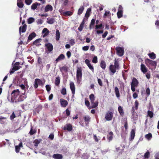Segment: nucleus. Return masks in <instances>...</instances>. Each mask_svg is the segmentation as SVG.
I'll return each instance as SVG.
<instances>
[{
	"mask_svg": "<svg viewBox=\"0 0 159 159\" xmlns=\"http://www.w3.org/2000/svg\"><path fill=\"white\" fill-rule=\"evenodd\" d=\"M34 19L33 17H30L28 19V23L30 24L34 21Z\"/></svg>",
	"mask_w": 159,
	"mask_h": 159,
	"instance_id": "obj_48",
	"label": "nucleus"
},
{
	"mask_svg": "<svg viewBox=\"0 0 159 159\" xmlns=\"http://www.w3.org/2000/svg\"><path fill=\"white\" fill-rule=\"evenodd\" d=\"M89 98L90 100L91 103H93V102H94L95 97L93 94H91L89 95Z\"/></svg>",
	"mask_w": 159,
	"mask_h": 159,
	"instance_id": "obj_45",
	"label": "nucleus"
},
{
	"mask_svg": "<svg viewBox=\"0 0 159 159\" xmlns=\"http://www.w3.org/2000/svg\"><path fill=\"white\" fill-rule=\"evenodd\" d=\"M117 54L119 56H122L124 53V50L123 49L120 47H117L115 49Z\"/></svg>",
	"mask_w": 159,
	"mask_h": 159,
	"instance_id": "obj_9",
	"label": "nucleus"
},
{
	"mask_svg": "<svg viewBox=\"0 0 159 159\" xmlns=\"http://www.w3.org/2000/svg\"><path fill=\"white\" fill-rule=\"evenodd\" d=\"M63 15L65 16H70L72 15L73 12L71 11H66L63 12Z\"/></svg>",
	"mask_w": 159,
	"mask_h": 159,
	"instance_id": "obj_25",
	"label": "nucleus"
},
{
	"mask_svg": "<svg viewBox=\"0 0 159 159\" xmlns=\"http://www.w3.org/2000/svg\"><path fill=\"white\" fill-rule=\"evenodd\" d=\"M150 156V153L148 151H147L144 154V157L145 158L148 159Z\"/></svg>",
	"mask_w": 159,
	"mask_h": 159,
	"instance_id": "obj_49",
	"label": "nucleus"
},
{
	"mask_svg": "<svg viewBox=\"0 0 159 159\" xmlns=\"http://www.w3.org/2000/svg\"><path fill=\"white\" fill-rule=\"evenodd\" d=\"M118 111L120 116H123L124 115V112L123 109L121 106H119L118 107Z\"/></svg>",
	"mask_w": 159,
	"mask_h": 159,
	"instance_id": "obj_26",
	"label": "nucleus"
},
{
	"mask_svg": "<svg viewBox=\"0 0 159 159\" xmlns=\"http://www.w3.org/2000/svg\"><path fill=\"white\" fill-rule=\"evenodd\" d=\"M89 48V46H84L82 47V50L83 51H86L88 50Z\"/></svg>",
	"mask_w": 159,
	"mask_h": 159,
	"instance_id": "obj_62",
	"label": "nucleus"
},
{
	"mask_svg": "<svg viewBox=\"0 0 159 159\" xmlns=\"http://www.w3.org/2000/svg\"><path fill=\"white\" fill-rule=\"evenodd\" d=\"M55 21V19L54 18H48L47 19V23L50 24H53Z\"/></svg>",
	"mask_w": 159,
	"mask_h": 159,
	"instance_id": "obj_24",
	"label": "nucleus"
},
{
	"mask_svg": "<svg viewBox=\"0 0 159 159\" xmlns=\"http://www.w3.org/2000/svg\"><path fill=\"white\" fill-rule=\"evenodd\" d=\"M60 82V78L59 76L57 77L55 79V84L56 86H58L59 85Z\"/></svg>",
	"mask_w": 159,
	"mask_h": 159,
	"instance_id": "obj_36",
	"label": "nucleus"
},
{
	"mask_svg": "<svg viewBox=\"0 0 159 159\" xmlns=\"http://www.w3.org/2000/svg\"><path fill=\"white\" fill-rule=\"evenodd\" d=\"M19 86L22 90H24V93H22V95H24L26 92L25 87V85L24 84H21L19 85Z\"/></svg>",
	"mask_w": 159,
	"mask_h": 159,
	"instance_id": "obj_47",
	"label": "nucleus"
},
{
	"mask_svg": "<svg viewBox=\"0 0 159 159\" xmlns=\"http://www.w3.org/2000/svg\"><path fill=\"white\" fill-rule=\"evenodd\" d=\"M61 94L63 95H65L66 94V89L65 88H63L61 91Z\"/></svg>",
	"mask_w": 159,
	"mask_h": 159,
	"instance_id": "obj_50",
	"label": "nucleus"
},
{
	"mask_svg": "<svg viewBox=\"0 0 159 159\" xmlns=\"http://www.w3.org/2000/svg\"><path fill=\"white\" fill-rule=\"evenodd\" d=\"M140 70L143 73L145 74L148 71V68L143 64H141V65Z\"/></svg>",
	"mask_w": 159,
	"mask_h": 159,
	"instance_id": "obj_15",
	"label": "nucleus"
},
{
	"mask_svg": "<svg viewBox=\"0 0 159 159\" xmlns=\"http://www.w3.org/2000/svg\"><path fill=\"white\" fill-rule=\"evenodd\" d=\"M43 84L41 80L38 78L36 79L35 80L34 87L35 89L38 88V85L43 86Z\"/></svg>",
	"mask_w": 159,
	"mask_h": 159,
	"instance_id": "obj_8",
	"label": "nucleus"
},
{
	"mask_svg": "<svg viewBox=\"0 0 159 159\" xmlns=\"http://www.w3.org/2000/svg\"><path fill=\"white\" fill-rule=\"evenodd\" d=\"M45 46L47 48L48 51L49 52H52L53 50V46L50 43H46Z\"/></svg>",
	"mask_w": 159,
	"mask_h": 159,
	"instance_id": "obj_10",
	"label": "nucleus"
},
{
	"mask_svg": "<svg viewBox=\"0 0 159 159\" xmlns=\"http://www.w3.org/2000/svg\"><path fill=\"white\" fill-rule=\"evenodd\" d=\"M148 55L151 59L154 60L156 57V55L153 52L148 53Z\"/></svg>",
	"mask_w": 159,
	"mask_h": 159,
	"instance_id": "obj_31",
	"label": "nucleus"
},
{
	"mask_svg": "<svg viewBox=\"0 0 159 159\" xmlns=\"http://www.w3.org/2000/svg\"><path fill=\"white\" fill-rule=\"evenodd\" d=\"M120 68L119 62L115 59L114 60V64H111L109 67V70L112 74H114L116 70H119Z\"/></svg>",
	"mask_w": 159,
	"mask_h": 159,
	"instance_id": "obj_2",
	"label": "nucleus"
},
{
	"mask_svg": "<svg viewBox=\"0 0 159 159\" xmlns=\"http://www.w3.org/2000/svg\"><path fill=\"white\" fill-rule=\"evenodd\" d=\"M41 141L42 139H40V141L37 139L35 140L33 142L34 146L35 147H37L40 142Z\"/></svg>",
	"mask_w": 159,
	"mask_h": 159,
	"instance_id": "obj_43",
	"label": "nucleus"
},
{
	"mask_svg": "<svg viewBox=\"0 0 159 159\" xmlns=\"http://www.w3.org/2000/svg\"><path fill=\"white\" fill-rule=\"evenodd\" d=\"M82 69L81 67H78L76 71V79L77 82L80 83L82 79Z\"/></svg>",
	"mask_w": 159,
	"mask_h": 159,
	"instance_id": "obj_4",
	"label": "nucleus"
},
{
	"mask_svg": "<svg viewBox=\"0 0 159 159\" xmlns=\"http://www.w3.org/2000/svg\"><path fill=\"white\" fill-rule=\"evenodd\" d=\"M37 6L36 3H34L32 4L31 6V8L32 10H34L36 9L37 7Z\"/></svg>",
	"mask_w": 159,
	"mask_h": 159,
	"instance_id": "obj_54",
	"label": "nucleus"
},
{
	"mask_svg": "<svg viewBox=\"0 0 159 159\" xmlns=\"http://www.w3.org/2000/svg\"><path fill=\"white\" fill-rule=\"evenodd\" d=\"M84 6H81L80 8L79 9L78 11V15H80L81 14L84 10Z\"/></svg>",
	"mask_w": 159,
	"mask_h": 159,
	"instance_id": "obj_41",
	"label": "nucleus"
},
{
	"mask_svg": "<svg viewBox=\"0 0 159 159\" xmlns=\"http://www.w3.org/2000/svg\"><path fill=\"white\" fill-rule=\"evenodd\" d=\"M95 29L96 30H96V32L97 34H102L103 32V31L102 30H98V29H101V28L100 27V26L99 25H96L95 26Z\"/></svg>",
	"mask_w": 159,
	"mask_h": 159,
	"instance_id": "obj_18",
	"label": "nucleus"
},
{
	"mask_svg": "<svg viewBox=\"0 0 159 159\" xmlns=\"http://www.w3.org/2000/svg\"><path fill=\"white\" fill-rule=\"evenodd\" d=\"M42 33H44L43 37L44 38L48 35L49 33V31L47 28H44L43 30Z\"/></svg>",
	"mask_w": 159,
	"mask_h": 159,
	"instance_id": "obj_20",
	"label": "nucleus"
},
{
	"mask_svg": "<svg viewBox=\"0 0 159 159\" xmlns=\"http://www.w3.org/2000/svg\"><path fill=\"white\" fill-rule=\"evenodd\" d=\"M60 32L58 30H57L56 31V40L58 41L60 39Z\"/></svg>",
	"mask_w": 159,
	"mask_h": 159,
	"instance_id": "obj_42",
	"label": "nucleus"
},
{
	"mask_svg": "<svg viewBox=\"0 0 159 159\" xmlns=\"http://www.w3.org/2000/svg\"><path fill=\"white\" fill-rule=\"evenodd\" d=\"M60 102L61 106L63 107H65L66 106L68 103L67 101L66 100L62 99H60Z\"/></svg>",
	"mask_w": 159,
	"mask_h": 159,
	"instance_id": "obj_16",
	"label": "nucleus"
},
{
	"mask_svg": "<svg viewBox=\"0 0 159 159\" xmlns=\"http://www.w3.org/2000/svg\"><path fill=\"white\" fill-rule=\"evenodd\" d=\"M139 105V102L137 100H136L134 102V105L135 106V108L136 110L138 109V107Z\"/></svg>",
	"mask_w": 159,
	"mask_h": 159,
	"instance_id": "obj_56",
	"label": "nucleus"
},
{
	"mask_svg": "<svg viewBox=\"0 0 159 159\" xmlns=\"http://www.w3.org/2000/svg\"><path fill=\"white\" fill-rule=\"evenodd\" d=\"M85 105L87 107H89V105H90V103L89 101L88 100H86V98H85Z\"/></svg>",
	"mask_w": 159,
	"mask_h": 159,
	"instance_id": "obj_59",
	"label": "nucleus"
},
{
	"mask_svg": "<svg viewBox=\"0 0 159 159\" xmlns=\"http://www.w3.org/2000/svg\"><path fill=\"white\" fill-rule=\"evenodd\" d=\"M92 61L93 63L95 64L98 62V58L96 56H94L92 59Z\"/></svg>",
	"mask_w": 159,
	"mask_h": 159,
	"instance_id": "obj_53",
	"label": "nucleus"
},
{
	"mask_svg": "<svg viewBox=\"0 0 159 159\" xmlns=\"http://www.w3.org/2000/svg\"><path fill=\"white\" fill-rule=\"evenodd\" d=\"M52 157L54 159H62L63 156L61 154L57 153L54 154L52 156Z\"/></svg>",
	"mask_w": 159,
	"mask_h": 159,
	"instance_id": "obj_19",
	"label": "nucleus"
},
{
	"mask_svg": "<svg viewBox=\"0 0 159 159\" xmlns=\"http://www.w3.org/2000/svg\"><path fill=\"white\" fill-rule=\"evenodd\" d=\"M84 118L85 122L87 124H89L90 119V117L89 116H84Z\"/></svg>",
	"mask_w": 159,
	"mask_h": 159,
	"instance_id": "obj_35",
	"label": "nucleus"
},
{
	"mask_svg": "<svg viewBox=\"0 0 159 159\" xmlns=\"http://www.w3.org/2000/svg\"><path fill=\"white\" fill-rule=\"evenodd\" d=\"M146 77L148 79H149L150 78L151 75L150 72L149 71L146 73Z\"/></svg>",
	"mask_w": 159,
	"mask_h": 159,
	"instance_id": "obj_61",
	"label": "nucleus"
},
{
	"mask_svg": "<svg viewBox=\"0 0 159 159\" xmlns=\"http://www.w3.org/2000/svg\"><path fill=\"white\" fill-rule=\"evenodd\" d=\"M85 62L88 66L89 69L93 71L94 70V68L90 63V61L89 59H86L85 61Z\"/></svg>",
	"mask_w": 159,
	"mask_h": 159,
	"instance_id": "obj_12",
	"label": "nucleus"
},
{
	"mask_svg": "<svg viewBox=\"0 0 159 159\" xmlns=\"http://www.w3.org/2000/svg\"><path fill=\"white\" fill-rule=\"evenodd\" d=\"M92 106L89 107V109L94 108L96 107L98 105V102H93V103H91Z\"/></svg>",
	"mask_w": 159,
	"mask_h": 159,
	"instance_id": "obj_32",
	"label": "nucleus"
},
{
	"mask_svg": "<svg viewBox=\"0 0 159 159\" xmlns=\"http://www.w3.org/2000/svg\"><path fill=\"white\" fill-rule=\"evenodd\" d=\"M95 22V19H92L91 20L89 28L90 29H92L94 28V25Z\"/></svg>",
	"mask_w": 159,
	"mask_h": 159,
	"instance_id": "obj_29",
	"label": "nucleus"
},
{
	"mask_svg": "<svg viewBox=\"0 0 159 159\" xmlns=\"http://www.w3.org/2000/svg\"><path fill=\"white\" fill-rule=\"evenodd\" d=\"M135 135V131L134 129H132L130 133V140H132L134 138Z\"/></svg>",
	"mask_w": 159,
	"mask_h": 159,
	"instance_id": "obj_30",
	"label": "nucleus"
},
{
	"mask_svg": "<svg viewBox=\"0 0 159 159\" xmlns=\"http://www.w3.org/2000/svg\"><path fill=\"white\" fill-rule=\"evenodd\" d=\"M101 67L103 69H105L106 67V65L105 61L102 60L101 61L100 64Z\"/></svg>",
	"mask_w": 159,
	"mask_h": 159,
	"instance_id": "obj_34",
	"label": "nucleus"
},
{
	"mask_svg": "<svg viewBox=\"0 0 159 159\" xmlns=\"http://www.w3.org/2000/svg\"><path fill=\"white\" fill-rule=\"evenodd\" d=\"M20 63L19 62H16L14 64L12 70L10 71L11 74L13 73L15 71L21 68V66H20Z\"/></svg>",
	"mask_w": 159,
	"mask_h": 159,
	"instance_id": "obj_6",
	"label": "nucleus"
},
{
	"mask_svg": "<svg viewBox=\"0 0 159 159\" xmlns=\"http://www.w3.org/2000/svg\"><path fill=\"white\" fill-rule=\"evenodd\" d=\"M113 133L111 131L107 135V139L110 141H111L113 139Z\"/></svg>",
	"mask_w": 159,
	"mask_h": 159,
	"instance_id": "obj_27",
	"label": "nucleus"
},
{
	"mask_svg": "<svg viewBox=\"0 0 159 159\" xmlns=\"http://www.w3.org/2000/svg\"><path fill=\"white\" fill-rule=\"evenodd\" d=\"M70 85L73 96H74L75 93V88L74 84L73 82H70Z\"/></svg>",
	"mask_w": 159,
	"mask_h": 159,
	"instance_id": "obj_11",
	"label": "nucleus"
},
{
	"mask_svg": "<svg viewBox=\"0 0 159 159\" xmlns=\"http://www.w3.org/2000/svg\"><path fill=\"white\" fill-rule=\"evenodd\" d=\"M22 143L21 142H20L18 145L16 146H15V151L16 152L18 153L19 152V151L20 149V147H22Z\"/></svg>",
	"mask_w": 159,
	"mask_h": 159,
	"instance_id": "obj_21",
	"label": "nucleus"
},
{
	"mask_svg": "<svg viewBox=\"0 0 159 159\" xmlns=\"http://www.w3.org/2000/svg\"><path fill=\"white\" fill-rule=\"evenodd\" d=\"M91 11V9L90 8H89L87 9L86 11L85 17L86 18H88L90 16V13Z\"/></svg>",
	"mask_w": 159,
	"mask_h": 159,
	"instance_id": "obj_40",
	"label": "nucleus"
},
{
	"mask_svg": "<svg viewBox=\"0 0 159 159\" xmlns=\"http://www.w3.org/2000/svg\"><path fill=\"white\" fill-rule=\"evenodd\" d=\"M113 112L108 111L105 114V117L107 121H110L112 120L113 117Z\"/></svg>",
	"mask_w": 159,
	"mask_h": 159,
	"instance_id": "obj_7",
	"label": "nucleus"
},
{
	"mask_svg": "<svg viewBox=\"0 0 159 159\" xmlns=\"http://www.w3.org/2000/svg\"><path fill=\"white\" fill-rule=\"evenodd\" d=\"M145 137L146 139L148 140H150L152 138V135L151 133L146 134L145 135Z\"/></svg>",
	"mask_w": 159,
	"mask_h": 159,
	"instance_id": "obj_38",
	"label": "nucleus"
},
{
	"mask_svg": "<svg viewBox=\"0 0 159 159\" xmlns=\"http://www.w3.org/2000/svg\"><path fill=\"white\" fill-rule=\"evenodd\" d=\"M17 6L20 8H22L24 6V4L21 1H20L17 2Z\"/></svg>",
	"mask_w": 159,
	"mask_h": 159,
	"instance_id": "obj_51",
	"label": "nucleus"
},
{
	"mask_svg": "<svg viewBox=\"0 0 159 159\" xmlns=\"http://www.w3.org/2000/svg\"><path fill=\"white\" fill-rule=\"evenodd\" d=\"M68 67L66 65H64L60 68V70L61 72H67L68 71Z\"/></svg>",
	"mask_w": 159,
	"mask_h": 159,
	"instance_id": "obj_28",
	"label": "nucleus"
},
{
	"mask_svg": "<svg viewBox=\"0 0 159 159\" xmlns=\"http://www.w3.org/2000/svg\"><path fill=\"white\" fill-rule=\"evenodd\" d=\"M98 83L99 85L101 86H103V84L102 80L98 78Z\"/></svg>",
	"mask_w": 159,
	"mask_h": 159,
	"instance_id": "obj_60",
	"label": "nucleus"
},
{
	"mask_svg": "<svg viewBox=\"0 0 159 159\" xmlns=\"http://www.w3.org/2000/svg\"><path fill=\"white\" fill-rule=\"evenodd\" d=\"M27 28V25L25 24H24L22 27L20 26L19 28V31L20 34L21 32L24 33L26 31Z\"/></svg>",
	"mask_w": 159,
	"mask_h": 159,
	"instance_id": "obj_14",
	"label": "nucleus"
},
{
	"mask_svg": "<svg viewBox=\"0 0 159 159\" xmlns=\"http://www.w3.org/2000/svg\"><path fill=\"white\" fill-rule=\"evenodd\" d=\"M41 40L40 39H38L36 40L33 42V44L37 46H39L40 45L39 41Z\"/></svg>",
	"mask_w": 159,
	"mask_h": 159,
	"instance_id": "obj_39",
	"label": "nucleus"
},
{
	"mask_svg": "<svg viewBox=\"0 0 159 159\" xmlns=\"http://www.w3.org/2000/svg\"><path fill=\"white\" fill-rule=\"evenodd\" d=\"M110 14L109 11H105L104 14L103 15V17L104 18H106L107 16Z\"/></svg>",
	"mask_w": 159,
	"mask_h": 159,
	"instance_id": "obj_63",
	"label": "nucleus"
},
{
	"mask_svg": "<svg viewBox=\"0 0 159 159\" xmlns=\"http://www.w3.org/2000/svg\"><path fill=\"white\" fill-rule=\"evenodd\" d=\"M36 34L34 32H33L30 34L28 38V40H31L36 36Z\"/></svg>",
	"mask_w": 159,
	"mask_h": 159,
	"instance_id": "obj_23",
	"label": "nucleus"
},
{
	"mask_svg": "<svg viewBox=\"0 0 159 159\" xmlns=\"http://www.w3.org/2000/svg\"><path fill=\"white\" fill-rule=\"evenodd\" d=\"M36 130L35 129H33L32 126H31V128L29 132V134L30 135H32L35 133L36 132Z\"/></svg>",
	"mask_w": 159,
	"mask_h": 159,
	"instance_id": "obj_44",
	"label": "nucleus"
},
{
	"mask_svg": "<svg viewBox=\"0 0 159 159\" xmlns=\"http://www.w3.org/2000/svg\"><path fill=\"white\" fill-rule=\"evenodd\" d=\"M46 88L48 92H49L51 89V87L49 85H46Z\"/></svg>",
	"mask_w": 159,
	"mask_h": 159,
	"instance_id": "obj_64",
	"label": "nucleus"
},
{
	"mask_svg": "<svg viewBox=\"0 0 159 159\" xmlns=\"http://www.w3.org/2000/svg\"><path fill=\"white\" fill-rule=\"evenodd\" d=\"M154 116L153 111H151L148 110L147 112V116H148L150 118L153 117Z\"/></svg>",
	"mask_w": 159,
	"mask_h": 159,
	"instance_id": "obj_37",
	"label": "nucleus"
},
{
	"mask_svg": "<svg viewBox=\"0 0 159 159\" xmlns=\"http://www.w3.org/2000/svg\"><path fill=\"white\" fill-rule=\"evenodd\" d=\"M124 127L125 129V131H126L128 129V124L126 118V119L125 122Z\"/></svg>",
	"mask_w": 159,
	"mask_h": 159,
	"instance_id": "obj_52",
	"label": "nucleus"
},
{
	"mask_svg": "<svg viewBox=\"0 0 159 159\" xmlns=\"http://www.w3.org/2000/svg\"><path fill=\"white\" fill-rule=\"evenodd\" d=\"M123 11H118L117 13V16L118 18H120L123 16Z\"/></svg>",
	"mask_w": 159,
	"mask_h": 159,
	"instance_id": "obj_46",
	"label": "nucleus"
},
{
	"mask_svg": "<svg viewBox=\"0 0 159 159\" xmlns=\"http://www.w3.org/2000/svg\"><path fill=\"white\" fill-rule=\"evenodd\" d=\"M115 91L116 97L118 98H119L120 96V94L119 89L117 87L115 88Z\"/></svg>",
	"mask_w": 159,
	"mask_h": 159,
	"instance_id": "obj_33",
	"label": "nucleus"
},
{
	"mask_svg": "<svg viewBox=\"0 0 159 159\" xmlns=\"http://www.w3.org/2000/svg\"><path fill=\"white\" fill-rule=\"evenodd\" d=\"M16 116L15 115L14 112H13L12 114L10 116V119L11 120H13V119L16 118Z\"/></svg>",
	"mask_w": 159,
	"mask_h": 159,
	"instance_id": "obj_55",
	"label": "nucleus"
},
{
	"mask_svg": "<svg viewBox=\"0 0 159 159\" xmlns=\"http://www.w3.org/2000/svg\"><path fill=\"white\" fill-rule=\"evenodd\" d=\"M20 92L18 89L14 90L11 93V101L12 102L17 103L23 101L25 97L23 95H20Z\"/></svg>",
	"mask_w": 159,
	"mask_h": 159,
	"instance_id": "obj_1",
	"label": "nucleus"
},
{
	"mask_svg": "<svg viewBox=\"0 0 159 159\" xmlns=\"http://www.w3.org/2000/svg\"><path fill=\"white\" fill-rule=\"evenodd\" d=\"M63 129L64 130H67L69 131H70L72 129V126L69 123L67 124L64 126Z\"/></svg>",
	"mask_w": 159,
	"mask_h": 159,
	"instance_id": "obj_13",
	"label": "nucleus"
},
{
	"mask_svg": "<svg viewBox=\"0 0 159 159\" xmlns=\"http://www.w3.org/2000/svg\"><path fill=\"white\" fill-rule=\"evenodd\" d=\"M32 2V0H25V3L28 5H30Z\"/></svg>",
	"mask_w": 159,
	"mask_h": 159,
	"instance_id": "obj_58",
	"label": "nucleus"
},
{
	"mask_svg": "<svg viewBox=\"0 0 159 159\" xmlns=\"http://www.w3.org/2000/svg\"><path fill=\"white\" fill-rule=\"evenodd\" d=\"M65 58V55L63 54H61L56 59L55 61L57 62L58 61H61V60H63Z\"/></svg>",
	"mask_w": 159,
	"mask_h": 159,
	"instance_id": "obj_22",
	"label": "nucleus"
},
{
	"mask_svg": "<svg viewBox=\"0 0 159 159\" xmlns=\"http://www.w3.org/2000/svg\"><path fill=\"white\" fill-rule=\"evenodd\" d=\"M138 84L139 82L137 79L133 77L131 83V89L133 92L135 91V87L138 86Z\"/></svg>",
	"mask_w": 159,
	"mask_h": 159,
	"instance_id": "obj_5",
	"label": "nucleus"
},
{
	"mask_svg": "<svg viewBox=\"0 0 159 159\" xmlns=\"http://www.w3.org/2000/svg\"><path fill=\"white\" fill-rule=\"evenodd\" d=\"M145 63L147 66L149 67H152V68H150V69H155L156 68L157 62L156 61H153L148 58H146L145 60Z\"/></svg>",
	"mask_w": 159,
	"mask_h": 159,
	"instance_id": "obj_3",
	"label": "nucleus"
},
{
	"mask_svg": "<svg viewBox=\"0 0 159 159\" xmlns=\"http://www.w3.org/2000/svg\"><path fill=\"white\" fill-rule=\"evenodd\" d=\"M146 93L147 97H148L150 94V91L149 88H148L146 90Z\"/></svg>",
	"mask_w": 159,
	"mask_h": 159,
	"instance_id": "obj_57",
	"label": "nucleus"
},
{
	"mask_svg": "<svg viewBox=\"0 0 159 159\" xmlns=\"http://www.w3.org/2000/svg\"><path fill=\"white\" fill-rule=\"evenodd\" d=\"M53 10L52 7L50 5H47L44 8V12H47L49 11H52Z\"/></svg>",
	"mask_w": 159,
	"mask_h": 159,
	"instance_id": "obj_17",
	"label": "nucleus"
}]
</instances>
